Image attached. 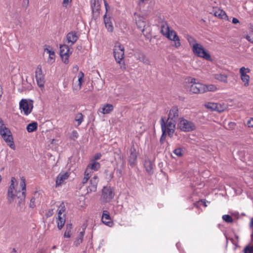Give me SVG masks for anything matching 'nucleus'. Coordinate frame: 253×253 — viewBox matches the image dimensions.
Returning a JSON list of instances; mask_svg holds the SVG:
<instances>
[{
	"instance_id": "obj_59",
	"label": "nucleus",
	"mask_w": 253,
	"mask_h": 253,
	"mask_svg": "<svg viewBox=\"0 0 253 253\" xmlns=\"http://www.w3.org/2000/svg\"><path fill=\"white\" fill-rule=\"evenodd\" d=\"M232 23L234 24H236L239 23V20L236 18H233Z\"/></svg>"
},
{
	"instance_id": "obj_50",
	"label": "nucleus",
	"mask_w": 253,
	"mask_h": 253,
	"mask_svg": "<svg viewBox=\"0 0 253 253\" xmlns=\"http://www.w3.org/2000/svg\"><path fill=\"white\" fill-rule=\"evenodd\" d=\"M247 126L249 127H253V118H251L247 123Z\"/></svg>"
},
{
	"instance_id": "obj_62",
	"label": "nucleus",
	"mask_w": 253,
	"mask_h": 253,
	"mask_svg": "<svg viewBox=\"0 0 253 253\" xmlns=\"http://www.w3.org/2000/svg\"><path fill=\"white\" fill-rule=\"evenodd\" d=\"M116 172H117V173L118 174V176H121V175H122V171L121 169H117V170H116Z\"/></svg>"
},
{
	"instance_id": "obj_57",
	"label": "nucleus",
	"mask_w": 253,
	"mask_h": 253,
	"mask_svg": "<svg viewBox=\"0 0 253 253\" xmlns=\"http://www.w3.org/2000/svg\"><path fill=\"white\" fill-rule=\"evenodd\" d=\"M72 0H63V6H67V5L71 2Z\"/></svg>"
},
{
	"instance_id": "obj_13",
	"label": "nucleus",
	"mask_w": 253,
	"mask_h": 253,
	"mask_svg": "<svg viewBox=\"0 0 253 253\" xmlns=\"http://www.w3.org/2000/svg\"><path fill=\"white\" fill-rule=\"evenodd\" d=\"M203 87L204 84L201 83L193 84L188 85L189 92L193 94L203 93Z\"/></svg>"
},
{
	"instance_id": "obj_48",
	"label": "nucleus",
	"mask_w": 253,
	"mask_h": 253,
	"mask_svg": "<svg viewBox=\"0 0 253 253\" xmlns=\"http://www.w3.org/2000/svg\"><path fill=\"white\" fill-rule=\"evenodd\" d=\"M35 197H32L30 200V203L29 204V207L31 208H34L35 205Z\"/></svg>"
},
{
	"instance_id": "obj_34",
	"label": "nucleus",
	"mask_w": 253,
	"mask_h": 253,
	"mask_svg": "<svg viewBox=\"0 0 253 253\" xmlns=\"http://www.w3.org/2000/svg\"><path fill=\"white\" fill-rule=\"evenodd\" d=\"M186 39L188 41L190 46L192 47V48H193V45L198 44L197 43L196 40L191 36L187 35Z\"/></svg>"
},
{
	"instance_id": "obj_2",
	"label": "nucleus",
	"mask_w": 253,
	"mask_h": 253,
	"mask_svg": "<svg viewBox=\"0 0 253 253\" xmlns=\"http://www.w3.org/2000/svg\"><path fill=\"white\" fill-rule=\"evenodd\" d=\"M22 191L19 190L17 191H15L16 193V199L17 200H16V203H17V205L18 207L20 208V209H22L25 204V198H26V185L25 179L24 177H22L20 179V183Z\"/></svg>"
},
{
	"instance_id": "obj_19",
	"label": "nucleus",
	"mask_w": 253,
	"mask_h": 253,
	"mask_svg": "<svg viewBox=\"0 0 253 253\" xmlns=\"http://www.w3.org/2000/svg\"><path fill=\"white\" fill-rule=\"evenodd\" d=\"M69 176V174L68 172L61 171L60 172L56 177V186L61 185L64 180L68 179Z\"/></svg>"
},
{
	"instance_id": "obj_21",
	"label": "nucleus",
	"mask_w": 253,
	"mask_h": 253,
	"mask_svg": "<svg viewBox=\"0 0 253 253\" xmlns=\"http://www.w3.org/2000/svg\"><path fill=\"white\" fill-rule=\"evenodd\" d=\"M104 22L105 27L109 32H112L114 30V27L112 21H111L110 17H107L106 13L104 15Z\"/></svg>"
},
{
	"instance_id": "obj_28",
	"label": "nucleus",
	"mask_w": 253,
	"mask_h": 253,
	"mask_svg": "<svg viewBox=\"0 0 253 253\" xmlns=\"http://www.w3.org/2000/svg\"><path fill=\"white\" fill-rule=\"evenodd\" d=\"M28 132H32L36 131L38 129V123L36 122H33L29 124L26 127Z\"/></svg>"
},
{
	"instance_id": "obj_56",
	"label": "nucleus",
	"mask_w": 253,
	"mask_h": 253,
	"mask_svg": "<svg viewBox=\"0 0 253 253\" xmlns=\"http://www.w3.org/2000/svg\"><path fill=\"white\" fill-rule=\"evenodd\" d=\"M29 0H23L22 5H23V6L27 8L29 5Z\"/></svg>"
},
{
	"instance_id": "obj_63",
	"label": "nucleus",
	"mask_w": 253,
	"mask_h": 253,
	"mask_svg": "<svg viewBox=\"0 0 253 253\" xmlns=\"http://www.w3.org/2000/svg\"><path fill=\"white\" fill-rule=\"evenodd\" d=\"M250 227L251 228H252L253 227V218H252L250 223Z\"/></svg>"
},
{
	"instance_id": "obj_58",
	"label": "nucleus",
	"mask_w": 253,
	"mask_h": 253,
	"mask_svg": "<svg viewBox=\"0 0 253 253\" xmlns=\"http://www.w3.org/2000/svg\"><path fill=\"white\" fill-rule=\"evenodd\" d=\"M228 126H229L230 128L233 129L236 126V124L234 122H231L228 124Z\"/></svg>"
},
{
	"instance_id": "obj_8",
	"label": "nucleus",
	"mask_w": 253,
	"mask_h": 253,
	"mask_svg": "<svg viewBox=\"0 0 253 253\" xmlns=\"http://www.w3.org/2000/svg\"><path fill=\"white\" fill-rule=\"evenodd\" d=\"M59 54L63 62L65 64L69 63V58L72 53V51H70V48L68 45L60 44L59 47Z\"/></svg>"
},
{
	"instance_id": "obj_42",
	"label": "nucleus",
	"mask_w": 253,
	"mask_h": 253,
	"mask_svg": "<svg viewBox=\"0 0 253 253\" xmlns=\"http://www.w3.org/2000/svg\"><path fill=\"white\" fill-rule=\"evenodd\" d=\"M246 39L251 43H253V31L250 32L249 35L246 36Z\"/></svg>"
},
{
	"instance_id": "obj_18",
	"label": "nucleus",
	"mask_w": 253,
	"mask_h": 253,
	"mask_svg": "<svg viewBox=\"0 0 253 253\" xmlns=\"http://www.w3.org/2000/svg\"><path fill=\"white\" fill-rule=\"evenodd\" d=\"M78 39L79 36L77 35V33L75 31L68 33L66 35V42L68 43H71L70 45H73Z\"/></svg>"
},
{
	"instance_id": "obj_24",
	"label": "nucleus",
	"mask_w": 253,
	"mask_h": 253,
	"mask_svg": "<svg viewBox=\"0 0 253 253\" xmlns=\"http://www.w3.org/2000/svg\"><path fill=\"white\" fill-rule=\"evenodd\" d=\"M144 166L146 171L150 174L153 173V165L151 160L145 159L144 162Z\"/></svg>"
},
{
	"instance_id": "obj_55",
	"label": "nucleus",
	"mask_w": 253,
	"mask_h": 253,
	"mask_svg": "<svg viewBox=\"0 0 253 253\" xmlns=\"http://www.w3.org/2000/svg\"><path fill=\"white\" fill-rule=\"evenodd\" d=\"M64 211H65L64 207H62L60 210H59L58 211V216L60 215V216H62V213Z\"/></svg>"
},
{
	"instance_id": "obj_45",
	"label": "nucleus",
	"mask_w": 253,
	"mask_h": 253,
	"mask_svg": "<svg viewBox=\"0 0 253 253\" xmlns=\"http://www.w3.org/2000/svg\"><path fill=\"white\" fill-rule=\"evenodd\" d=\"M174 128H167V131L168 132V135L170 138L172 137V136H173V134L174 132Z\"/></svg>"
},
{
	"instance_id": "obj_37",
	"label": "nucleus",
	"mask_w": 253,
	"mask_h": 253,
	"mask_svg": "<svg viewBox=\"0 0 253 253\" xmlns=\"http://www.w3.org/2000/svg\"><path fill=\"white\" fill-rule=\"evenodd\" d=\"M222 218L224 221L228 223L233 222L232 217L229 214H224L222 215Z\"/></svg>"
},
{
	"instance_id": "obj_22",
	"label": "nucleus",
	"mask_w": 253,
	"mask_h": 253,
	"mask_svg": "<svg viewBox=\"0 0 253 253\" xmlns=\"http://www.w3.org/2000/svg\"><path fill=\"white\" fill-rule=\"evenodd\" d=\"M135 56L140 61L146 65L150 64V61L149 59L147 58L145 54L141 51H139L136 52L135 53Z\"/></svg>"
},
{
	"instance_id": "obj_16",
	"label": "nucleus",
	"mask_w": 253,
	"mask_h": 253,
	"mask_svg": "<svg viewBox=\"0 0 253 253\" xmlns=\"http://www.w3.org/2000/svg\"><path fill=\"white\" fill-rule=\"evenodd\" d=\"M98 181V177L97 175H94L91 178L89 181V185L87 187V193L96 191Z\"/></svg>"
},
{
	"instance_id": "obj_40",
	"label": "nucleus",
	"mask_w": 253,
	"mask_h": 253,
	"mask_svg": "<svg viewBox=\"0 0 253 253\" xmlns=\"http://www.w3.org/2000/svg\"><path fill=\"white\" fill-rule=\"evenodd\" d=\"M76 121L78 122V126H80L83 122V115L81 113L77 114L75 118Z\"/></svg>"
},
{
	"instance_id": "obj_61",
	"label": "nucleus",
	"mask_w": 253,
	"mask_h": 253,
	"mask_svg": "<svg viewBox=\"0 0 253 253\" xmlns=\"http://www.w3.org/2000/svg\"><path fill=\"white\" fill-rule=\"evenodd\" d=\"M89 179L87 178L86 177H84L82 180V183L84 184L86 183L88 181Z\"/></svg>"
},
{
	"instance_id": "obj_44",
	"label": "nucleus",
	"mask_w": 253,
	"mask_h": 253,
	"mask_svg": "<svg viewBox=\"0 0 253 253\" xmlns=\"http://www.w3.org/2000/svg\"><path fill=\"white\" fill-rule=\"evenodd\" d=\"M136 23L137 25L138 28L140 29V30H142V31L143 32L144 30V29H142V28L145 26V23L144 21H142V22L136 21Z\"/></svg>"
},
{
	"instance_id": "obj_39",
	"label": "nucleus",
	"mask_w": 253,
	"mask_h": 253,
	"mask_svg": "<svg viewBox=\"0 0 253 253\" xmlns=\"http://www.w3.org/2000/svg\"><path fill=\"white\" fill-rule=\"evenodd\" d=\"M243 252L244 253H253V245H247L245 247Z\"/></svg>"
},
{
	"instance_id": "obj_10",
	"label": "nucleus",
	"mask_w": 253,
	"mask_h": 253,
	"mask_svg": "<svg viewBox=\"0 0 253 253\" xmlns=\"http://www.w3.org/2000/svg\"><path fill=\"white\" fill-rule=\"evenodd\" d=\"M101 0H91V7L92 10V17L96 19L99 16Z\"/></svg>"
},
{
	"instance_id": "obj_51",
	"label": "nucleus",
	"mask_w": 253,
	"mask_h": 253,
	"mask_svg": "<svg viewBox=\"0 0 253 253\" xmlns=\"http://www.w3.org/2000/svg\"><path fill=\"white\" fill-rule=\"evenodd\" d=\"M101 156H102V155L101 153H96L94 155V157H93L94 159L92 160H95V161H96L97 160L100 159V158L101 157Z\"/></svg>"
},
{
	"instance_id": "obj_47",
	"label": "nucleus",
	"mask_w": 253,
	"mask_h": 253,
	"mask_svg": "<svg viewBox=\"0 0 253 253\" xmlns=\"http://www.w3.org/2000/svg\"><path fill=\"white\" fill-rule=\"evenodd\" d=\"M44 50L49 54V56L51 55H54V52L50 49V46H48V48H45L44 49Z\"/></svg>"
},
{
	"instance_id": "obj_20",
	"label": "nucleus",
	"mask_w": 253,
	"mask_h": 253,
	"mask_svg": "<svg viewBox=\"0 0 253 253\" xmlns=\"http://www.w3.org/2000/svg\"><path fill=\"white\" fill-rule=\"evenodd\" d=\"M101 220L104 224L109 227L113 225V222L111 221L109 212L107 211H103Z\"/></svg>"
},
{
	"instance_id": "obj_41",
	"label": "nucleus",
	"mask_w": 253,
	"mask_h": 253,
	"mask_svg": "<svg viewBox=\"0 0 253 253\" xmlns=\"http://www.w3.org/2000/svg\"><path fill=\"white\" fill-rule=\"evenodd\" d=\"M79 137V134L77 130H74L72 131L71 135L70 136V139L75 141L76 139Z\"/></svg>"
},
{
	"instance_id": "obj_15",
	"label": "nucleus",
	"mask_w": 253,
	"mask_h": 253,
	"mask_svg": "<svg viewBox=\"0 0 253 253\" xmlns=\"http://www.w3.org/2000/svg\"><path fill=\"white\" fill-rule=\"evenodd\" d=\"M15 191L14 184L10 183L7 192V200L9 204H12L14 201L16 202V200L17 201Z\"/></svg>"
},
{
	"instance_id": "obj_14",
	"label": "nucleus",
	"mask_w": 253,
	"mask_h": 253,
	"mask_svg": "<svg viewBox=\"0 0 253 253\" xmlns=\"http://www.w3.org/2000/svg\"><path fill=\"white\" fill-rule=\"evenodd\" d=\"M130 155L128 156V163L131 167H133L137 161V154L136 153V149L133 145L130 149Z\"/></svg>"
},
{
	"instance_id": "obj_49",
	"label": "nucleus",
	"mask_w": 253,
	"mask_h": 253,
	"mask_svg": "<svg viewBox=\"0 0 253 253\" xmlns=\"http://www.w3.org/2000/svg\"><path fill=\"white\" fill-rule=\"evenodd\" d=\"M84 177H86L88 179H89L91 177V171H90V170L87 168L84 171Z\"/></svg>"
},
{
	"instance_id": "obj_38",
	"label": "nucleus",
	"mask_w": 253,
	"mask_h": 253,
	"mask_svg": "<svg viewBox=\"0 0 253 253\" xmlns=\"http://www.w3.org/2000/svg\"><path fill=\"white\" fill-rule=\"evenodd\" d=\"M84 73L82 71H80L78 75V82L80 88H81L83 82L84 81Z\"/></svg>"
},
{
	"instance_id": "obj_54",
	"label": "nucleus",
	"mask_w": 253,
	"mask_h": 253,
	"mask_svg": "<svg viewBox=\"0 0 253 253\" xmlns=\"http://www.w3.org/2000/svg\"><path fill=\"white\" fill-rule=\"evenodd\" d=\"M196 79L195 78H190L188 79V82H189V84H197L196 82Z\"/></svg>"
},
{
	"instance_id": "obj_35",
	"label": "nucleus",
	"mask_w": 253,
	"mask_h": 253,
	"mask_svg": "<svg viewBox=\"0 0 253 253\" xmlns=\"http://www.w3.org/2000/svg\"><path fill=\"white\" fill-rule=\"evenodd\" d=\"M204 90V93L208 91H212L215 90L216 87L215 85L213 84H209V85H205L204 84V87L203 88Z\"/></svg>"
},
{
	"instance_id": "obj_26",
	"label": "nucleus",
	"mask_w": 253,
	"mask_h": 253,
	"mask_svg": "<svg viewBox=\"0 0 253 253\" xmlns=\"http://www.w3.org/2000/svg\"><path fill=\"white\" fill-rule=\"evenodd\" d=\"M214 15L222 19H226L228 18L226 12L221 9H218L217 10L214 11Z\"/></svg>"
},
{
	"instance_id": "obj_33",
	"label": "nucleus",
	"mask_w": 253,
	"mask_h": 253,
	"mask_svg": "<svg viewBox=\"0 0 253 253\" xmlns=\"http://www.w3.org/2000/svg\"><path fill=\"white\" fill-rule=\"evenodd\" d=\"M217 105V103L213 102H208L205 104V107L211 111H215Z\"/></svg>"
},
{
	"instance_id": "obj_53",
	"label": "nucleus",
	"mask_w": 253,
	"mask_h": 253,
	"mask_svg": "<svg viewBox=\"0 0 253 253\" xmlns=\"http://www.w3.org/2000/svg\"><path fill=\"white\" fill-rule=\"evenodd\" d=\"M83 241V240L81 239L80 238H77L76 239V241L74 242V244L76 246H78V245H79L80 244H81L82 243Z\"/></svg>"
},
{
	"instance_id": "obj_1",
	"label": "nucleus",
	"mask_w": 253,
	"mask_h": 253,
	"mask_svg": "<svg viewBox=\"0 0 253 253\" xmlns=\"http://www.w3.org/2000/svg\"><path fill=\"white\" fill-rule=\"evenodd\" d=\"M0 134L5 142L12 149L15 150V145L13 141V137L9 128L4 126L1 118H0Z\"/></svg>"
},
{
	"instance_id": "obj_25",
	"label": "nucleus",
	"mask_w": 253,
	"mask_h": 253,
	"mask_svg": "<svg viewBox=\"0 0 253 253\" xmlns=\"http://www.w3.org/2000/svg\"><path fill=\"white\" fill-rule=\"evenodd\" d=\"M100 168V165L99 163L95 161V160H91V163L89 164L87 166V169L94 171L98 170Z\"/></svg>"
},
{
	"instance_id": "obj_9",
	"label": "nucleus",
	"mask_w": 253,
	"mask_h": 253,
	"mask_svg": "<svg viewBox=\"0 0 253 253\" xmlns=\"http://www.w3.org/2000/svg\"><path fill=\"white\" fill-rule=\"evenodd\" d=\"M115 193L113 187L111 186H103L102 189V198L105 202H109L114 198Z\"/></svg>"
},
{
	"instance_id": "obj_6",
	"label": "nucleus",
	"mask_w": 253,
	"mask_h": 253,
	"mask_svg": "<svg viewBox=\"0 0 253 253\" xmlns=\"http://www.w3.org/2000/svg\"><path fill=\"white\" fill-rule=\"evenodd\" d=\"M192 51L194 54L198 57L203 58L208 61H211L212 60L210 54L200 44L193 45Z\"/></svg>"
},
{
	"instance_id": "obj_36",
	"label": "nucleus",
	"mask_w": 253,
	"mask_h": 253,
	"mask_svg": "<svg viewBox=\"0 0 253 253\" xmlns=\"http://www.w3.org/2000/svg\"><path fill=\"white\" fill-rule=\"evenodd\" d=\"M164 124H163V125H164ZM162 125V134L161 135V137L160 139V142L161 144H163L164 143V141L166 140L167 134H166V131L165 130V127Z\"/></svg>"
},
{
	"instance_id": "obj_60",
	"label": "nucleus",
	"mask_w": 253,
	"mask_h": 253,
	"mask_svg": "<svg viewBox=\"0 0 253 253\" xmlns=\"http://www.w3.org/2000/svg\"><path fill=\"white\" fill-rule=\"evenodd\" d=\"M199 202H201L204 207H206L207 206L206 204V201L205 199H202Z\"/></svg>"
},
{
	"instance_id": "obj_23",
	"label": "nucleus",
	"mask_w": 253,
	"mask_h": 253,
	"mask_svg": "<svg viewBox=\"0 0 253 253\" xmlns=\"http://www.w3.org/2000/svg\"><path fill=\"white\" fill-rule=\"evenodd\" d=\"M178 117V109L177 106H173L169 110V119L176 120Z\"/></svg>"
},
{
	"instance_id": "obj_64",
	"label": "nucleus",
	"mask_w": 253,
	"mask_h": 253,
	"mask_svg": "<svg viewBox=\"0 0 253 253\" xmlns=\"http://www.w3.org/2000/svg\"><path fill=\"white\" fill-rule=\"evenodd\" d=\"M104 4H105V8H106V11L108 10V7L109 6H108V3H107L106 1L105 0H104Z\"/></svg>"
},
{
	"instance_id": "obj_4",
	"label": "nucleus",
	"mask_w": 253,
	"mask_h": 253,
	"mask_svg": "<svg viewBox=\"0 0 253 253\" xmlns=\"http://www.w3.org/2000/svg\"><path fill=\"white\" fill-rule=\"evenodd\" d=\"M179 129L184 132H191L196 129L195 124L184 118H180L178 124Z\"/></svg>"
},
{
	"instance_id": "obj_7",
	"label": "nucleus",
	"mask_w": 253,
	"mask_h": 253,
	"mask_svg": "<svg viewBox=\"0 0 253 253\" xmlns=\"http://www.w3.org/2000/svg\"><path fill=\"white\" fill-rule=\"evenodd\" d=\"M114 56L118 63L121 64L124 58V47L120 43L116 42L113 49Z\"/></svg>"
},
{
	"instance_id": "obj_29",
	"label": "nucleus",
	"mask_w": 253,
	"mask_h": 253,
	"mask_svg": "<svg viewBox=\"0 0 253 253\" xmlns=\"http://www.w3.org/2000/svg\"><path fill=\"white\" fill-rule=\"evenodd\" d=\"M102 111H100L103 114H109L114 109V106L111 104H106L102 108Z\"/></svg>"
},
{
	"instance_id": "obj_27",
	"label": "nucleus",
	"mask_w": 253,
	"mask_h": 253,
	"mask_svg": "<svg viewBox=\"0 0 253 253\" xmlns=\"http://www.w3.org/2000/svg\"><path fill=\"white\" fill-rule=\"evenodd\" d=\"M57 227L59 230H61L65 225V214H63L62 216H58L56 220Z\"/></svg>"
},
{
	"instance_id": "obj_5",
	"label": "nucleus",
	"mask_w": 253,
	"mask_h": 253,
	"mask_svg": "<svg viewBox=\"0 0 253 253\" xmlns=\"http://www.w3.org/2000/svg\"><path fill=\"white\" fill-rule=\"evenodd\" d=\"M33 100L30 99H22L19 102V109L25 116L29 115L33 109Z\"/></svg>"
},
{
	"instance_id": "obj_12",
	"label": "nucleus",
	"mask_w": 253,
	"mask_h": 253,
	"mask_svg": "<svg viewBox=\"0 0 253 253\" xmlns=\"http://www.w3.org/2000/svg\"><path fill=\"white\" fill-rule=\"evenodd\" d=\"M250 71L249 68H246L245 67H242L239 70L241 80L244 83L245 86H248L249 84L250 77L247 73H249Z\"/></svg>"
},
{
	"instance_id": "obj_46",
	"label": "nucleus",
	"mask_w": 253,
	"mask_h": 253,
	"mask_svg": "<svg viewBox=\"0 0 253 253\" xmlns=\"http://www.w3.org/2000/svg\"><path fill=\"white\" fill-rule=\"evenodd\" d=\"M224 107L222 106L220 104L217 103V105L216 107V110H215V111L221 112L224 111Z\"/></svg>"
},
{
	"instance_id": "obj_32",
	"label": "nucleus",
	"mask_w": 253,
	"mask_h": 253,
	"mask_svg": "<svg viewBox=\"0 0 253 253\" xmlns=\"http://www.w3.org/2000/svg\"><path fill=\"white\" fill-rule=\"evenodd\" d=\"M183 147H178L173 151L174 155L178 157H181L183 155Z\"/></svg>"
},
{
	"instance_id": "obj_11",
	"label": "nucleus",
	"mask_w": 253,
	"mask_h": 253,
	"mask_svg": "<svg viewBox=\"0 0 253 253\" xmlns=\"http://www.w3.org/2000/svg\"><path fill=\"white\" fill-rule=\"evenodd\" d=\"M35 77L38 85L40 87H43L45 83V78L41 65H39L37 67L35 71Z\"/></svg>"
},
{
	"instance_id": "obj_43",
	"label": "nucleus",
	"mask_w": 253,
	"mask_h": 253,
	"mask_svg": "<svg viewBox=\"0 0 253 253\" xmlns=\"http://www.w3.org/2000/svg\"><path fill=\"white\" fill-rule=\"evenodd\" d=\"M105 172L106 173V178L108 180V181H111L114 177V173L111 172L108 174L109 170L107 169L105 170Z\"/></svg>"
},
{
	"instance_id": "obj_31",
	"label": "nucleus",
	"mask_w": 253,
	"mask_h": 253,
	"mask_svg": "<svg viewBox=\"0 0 253 253\" xmlns=\"http://www.w3.org/2000/svg\"><path fill=\"white\" fill-rule=\"evenodd\" d=\"M66 228L64 236L65 238H70L71 235L72 225L71 224H67L66 226Z\"/></svg>"
},
{
	"instance_id": "obj_3",
	"label": "nucleus",
	"mask_w": 253,
	"mask_h": 253,
	"mask_svg": "<svg viewBox=\"0 0 253 253\" xmlns=\"http://www.w3.org/2000/svg\"><path fill=\"white\" fill-rule=\"evenodd\" d=\"M167 27L166 28V33L164 32V29L165 28V25L162 26V30L161 32L163 34V35H166L167 38L169 39V40L172 41L174 42V44H172V46H174L175 48H178L181 45V43L180 42V39L179 37L177 36L176 32L173 30H170L169 27L166 23Z\"/></svg>"
},
{
	"instance_id": "obj_17",
	"label": "nucleus",
	"mask_w": 253,
	"mask_h": 253,
	"mask_svg": "<svg viewBox=\"0 0 253 253\" xmlns=\"http://www.w3.org/2000/svg\"><path fill=\"white\" fill-rule=\"evenodd\" d=\"M175 120L173 119H168L166 122H165L164 117L161 118L160 123L161 125V128L162 129V125L165 127V130L167 132V128H172L175 127Z\"/></svg>"
},
{
	"instance_id": "obj_52",
	"label": "nucleus",
	"mask_w": 253,
	"mask_h": 253,
	"mask_svg": "<svg viewBox=\"0 0 253 253\" xmlns=\"http://www.w3.org/2000/svg\"><path fill=\"white\" fill-rule=\"evenodd\" d=\"M84 230H85V228H83V230L80 232L79 235L78 237V238H80L81 239L83 240V238H84V232H85Z\"/></svg>"
},
{
	"instance_id": "obj_30",
	"label": "nucleus",
	"mask_w": 253,
	"mask_h": 253,
	"mask_svg": "<svg viewBox=\"0 0 253 253\" xmlns=\"http://www.w3.org/2000/svg\"><path fill=\"white\" fill-rule=\"evenodd\" d=\"M215 79L223 83H227V76L225 74H215L214 75Z\"/></svg>"
}]
</instances>
